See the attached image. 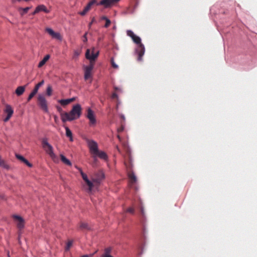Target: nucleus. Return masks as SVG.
<instances>
[{
	"instance_id": "1",
	"label": "nucleus",
	"mask_w": 257,
	"mask_h": 257,
	"mask_svg": "<svg viewBox=\"0 0 257 257\" xmlns=\"http://www.w3.org/2000/svg\"><path fill=\"white\" fill-rule=\"evenodd\" d=\"M82 108L81 105L77 104L74 105L71 110L69 112H64L61 114L62 121H72L78 118L81 114Z\"/></svg>"
},
{
	"instance_id": "2",
	"label": "nucleus",
	"mask_w": 257,
	"mask_h": 257,
	"mask_svg": "<svg viewBox=\"0 0 257 257\" xmlns=\"http://www.w3.org/2000/svg\"><path fill=\"white\" fill-rule=\"evenodd\" d=\"M132 40L135 43L138 44V47L136 49V53L138 55V60L141 61L145 53V47L144 45L141 43V40L139 37L135 35Z\"/></svg>"
},
{
	"instance_id": "3",
	"label": "nucleus",
	"mask_w": 257,
	"mask_h": 257,
	"mask_svg": "<svg viewBox=\"0 0 257 257\" xmlns=\"http://www.w3.org/2000/svg\"><path fill=\"white\" fill-rule=\"evenodd\" d=\"M42 145L43 148L45 150L46 152L50 156V157L54 160L56 157V155L53 152L52 146L48 142L47 138H43L42 140Z\"/></svg>"
},
{
	"instance_id": "4",
	"label": "nucleus",
	"mask_w": 257,
	"mask_h": 257,
	"mask_svg": "<svg viewBox=\"0 0 257 257\" xmlns=\"http://www.w3.org/2000/svg\"><path fill=\"white\" fill-rule=\"evenodd\" d=\"M99 55V51L96 50L94 48H92L91 50L87 49L85 57L86 58L89 60L90 63L95 64V61Z\"/></svg>"
},
{
	"instance_id": "5",
	"label": "nucleus",
	"mask_w": 257,
	"mask_h": 257,
	"mask_svg": "<svg viewBox=\"0 0 257 257\" xmlns=\"http://www.w3.org/2000/svg\"><path fill=\"white\" fill-rule=\"evenodd\" d=\"M38 104L41 109L45 112H48V107L47 101L45 97L42 94H39L37 98Z\"/></svg>"
},
{
	"instance_id": "6",
	"label": "nucleus",
	"mask_w": 257,
	"mask_h": 257,
	"mask_svg": "<svg viewBox=\"0 0 257 257\" xmlns=\"http://www.w3.org/2000/svg\"><path fill=\"white\" fill-rule=\"evenodd\" d=\"M86 117L89 120V124L90 126H93L95 125L96 123V117L94 112L91 110V108H88L87 109V114L86 115Z\"/></svg>"
},
{
	"instance_id": "7",
	"label": "nucleus",
	"mask_w": 257,
	"mask_h": 257,
	"mask_svg": "<svg viewBox=\"0 0 257 257\" xmlns=\"http://www.w3.org/2000/svg\"><path fill=\"white\" fill-rule=\"evenodd\" d=\"M94 64L90 63L88 66H84V79L88 80L92 77V71L94 68Z\"/></svg>"
},
{
	"instance_id": "8",
	"label": "nucleus",
	"mask_w": 257,
	"mask_h": 257,
	"mask_svg": "<svg viewBox=\"0 0 257 257\" xmlns=\"http://www.w3.org/2000/svg\"><path fill=\"white\" fill-rule=\"evenodd\" d=\"M87 144L91 154L94 155L97 153L98 151V145L96 142L93 140H88Z\"/></svg>"
},
{
	"instance_id": "9",
	"label": "nucleus",
	"mask_w": 257,
	"mask_h": 257,
	"mask_svg": "<svg viewBox=\"0 0 257 257\" xmlns=\"http://www.w3.org/2000/svg\"><path fill=\"white\" fill-rule=\"evenodd\" d=\"M44 83V81L42 80L41 82L37 84L33 91L31 92V93L29 94L28 98L27 101H30L31 99L36 94V93L38 92V91L39 89V88L42 86Z\"/></svg>"
},
{
	"instance_id": "10",
	"label": "nucleus",
	"mask_w": 257,
	"mask_h": 257,
	"mask_svg": "<svg viewBox=\"0 0 257 257\" xmlns=\"http://www.w3.org/2000/svg\"><path fill=\"white\" fill-rule=\"evenodd\" d=\"M97 1L96 0H91L90 2L88 3V4L87 5V6L84 8L83 11L80 12L79 13V14H80L81 16H84L86 14V13L89 12L92 7L94 5H97Z\"/></svg>"
},
{
	"instance_id": "11",
	"label": "nucleus",
	"mask_w": 257,
	"mask_h": 257,
	"mask_svg": "<svg viewBox=\"0 0 257 257\" xmlns=\"http://www.w3.org/2000/svg\"><path fill=\"white\" fill-rule=\"evenodd\" d=\"M4 111V112L7 114L6 117L4 118V121L7 122L12 117L14 113V110L11 105L7 104Z\"/></svg>"
},
{
	"instance_id": "12",
	"label": "nucleus",
	"mask_w": 257,
	"mask_h": 257,
	"mask_svg": "<svg viewBox=\"0 0 257 257\" xmlns=\"http://www.w3.org/2000/svg\"><path fill=\"white\" fill-rule=\"evenodd\" d=\"M119 0H101L97 5L103 6L105 8H109L117 3Z\"/></svg>"
},
{
	"instance_id": "13",
	"label": "nucleus",
	"mask_w": 257,
	"mask_h": 257,
	"mask_svg": "<svg viewBox=\"0 0 257 257\" xmlns=\"http://www.w3.org/2000/svg\"><path fill=\"white\" fill-rule=\"evenodd\" d=\"M45 31L52 37V38L59 40H62V37L60 34L59 33L54 32L51 28H47Z\"/></svg>"
},
{
	"instance_id": "14",
	"label": "nucleus",
	"mask_w": 257,
	"mask_h": 257,
	"mask_svg": "<svg viewBox=\"0 0 257 257\" xmlns=\"http://www.w3.org/2000/svg\"><path fill=\"white\" fill-rule=\"evenodd\" d=\"M13 218L17 221V227L19 229H21L24 227V220L22 217L19 215H15Z\"/></svg>"
},
{
	"instance_id": "15",
	"label": "nucleus",
	"mask_w": 257,
	"mask_h": 257,
	"mask_svg": "<svg viewBox=\"0 0 257 257\" xmlns=\"http://www.w3.org/2000/svg\"><path fill=\"white\" fill-rule=\"evenodd\" d=\"M81 175L83 180L86 182L89 187V191L91 192L93 187V184L87 178V175L83 172H81Z\"/></svg>"
},
{
	"instance_id": "16",
	"label": "nucleus",
	"mask_w": 257,
	"mask_h": 257,
	"mask_svg": "<svg viewBox=\"0 0 257 257\" xmlns=\"http://www.w3.org/2000/svg\"><path fill=\"white\" fill-rule=\"evenodd\" d=\"M75 100V97H72L69 99H60L58 101V102L62 106H66L72 102L74 101Z\"/></svg>"
},
{
	"instance_id": "17",
	"label": "nucleus",
	"mask_w": 257,
	"mask_h": 257,
	"mask_svg": "<svg viewBox=\"0 0 257 257\" xmlns=\"http://www.w3.org/2000/svg\"><path fill=\"white\" fill-rule=\"evenodd\" d=\"M130 185L132 186L137 181V178L134 173L131 172L128 174Z\"/></svg>"
},
{
	"instance_id": "18",
	"label": "nucleus",
	"mask_w": 257,
	"mask_h": 257,
	"mask_svg": "<svg viewBox=\"0 0 257 257\" xmlns=\"http://www.w3.org/2000/svg\"><path fill=\"white\" fill-rule=\"evenodd\" d=\"M27 85L20 86L17 88L15 90V93L18 96L22 95L25 91Z\"/></svg>"
},
{
	"instance_id": "19",
	"label": "nucleus",
	"mask_w": 257,
	"mask_h": 257,
	"mask_svg": "<svg viewBox=\"0 0 257 257\" xmlns=\"http://www.w3.org/2000/svg\"><path fill=\"white\" fill-rule=\"evenodd\" d=\"M16 157L18 160L25 163L28 166L30 167H31L32 166V165L31 163H30L29 161L22 156L19 154H16Z\"/></svg>"
},
{
	"instance_id": "20",
	"label": "nucleus",
	"mask_w": 257,
	"mask_h": 257,
	"mask_svg": "<svg viewBox=\"0 0 257 257\" xmlns=\"http://www.w3.org/2000/svg\"><path fill=\"white\" fill-rule=\"evenodd\" d=\"M94 155L98 156L101 159L107 160V156L106 154L103 151H99V150L97 151V153H95Z\"/></svg>"
},
{
	"instance_id": "21",
	"label": "nucleus",
	"mask_w": 257,
	"mask_h": 257,
	"mask_svg": "<svg viewBox=\"0 0 257 257\" xmlns=\"http://www.w3.org/2000/svg\"><path fill=\"white\" fill-rule=\"evenodd\" d=\"M36 9L37 10V11L38 12V13L40 12H44L45 13H49V11L47 9V8L45 6H44V5H39L38 6H37L36 7Z\"/></svg>"
},
{
	"instance_id": "22",
	"label": "nucleus",
	"mask_w": 257,
	"mask_h": 257,
	"mask_svg": "<svg viewBox=\"0 0 257 257\" xmlns=\"http://www.w3.org/2000/svg\"><path fill=\"white\" fill-rule=\"evenodd\" d=\"M79 229L81 230H90V227L87 223L81 222L79 223Z\"/></svg>"
},
{
	"instance_id": "23",
	"label": "nucleus",
	"mask_w": 257,
	"mask_h": 257,
	"mask_svg": "<svg viewBox=\"0 0 257 257\" xmlns=\"http://www.w3.org/2000/svg\"><path fill=\"white\" fill-rule=\"evenodd\" d=\"M50 58V55H46L44 58L39 62L38 64V67L40 68L42 67L46 63V62Z\"/></svg>"
},
{
	"instance_id": "24",
	"label": "nucleus",
	"mask_w": 257,
	"mask_h": 257,
	"mask_svg": "<svg viewBox=\"0 0 257 257\" xmlns=\"http://www.w3.org/2000/svg\"><path fill=\"white\" fill-rule=\"evenodd\" d=\"M60 159L62 162L65 164L69 166L72 165L71 162L68 159H67L64 155L61 154Z\"/></svg>"
},
{
	"instance_id": "25",
	"label": "nucleus",
	"mask_w": 257,
	"mask_h": 257,
	"mask_svg": "<svg viewBox=\"0 0 257 257\" xmlns=\"http://www.w3.org/2000/svg\"><path fill=\"white\" fill-rule=\"evenodd\" d=\"M66 130V135L67 137H69L70 138V140L71 141H72V133L71 131V130L67 127H65Z\"/></svg>"
},
{
	"instance_id": "26",
	"label": "nucleus",
	"mask_w": 257,
	"mask_h": 257,
	"mask_svg": "<svg viewBox=\"0 0 257 257\" xmlns=\"http://www.w3.org/2000/svg\"><path fill=\"white\" fill-rule=\"evenodd\" d=\"M30 7H26L25 8H20L19 9V12H20L21 15L22 16H23L28 13V11L30 9Z\"/></svg>"
},
{
	"instance_id": "27",
	"label": "nucleus",
	"mask_w": 257,
	"mask_h": 257,
	"mask_svg": "<svg viewBox=\"0 0 257 257\" xmlns=\"http://www.w3.org/2000/svg\"><path fill=\"white\" fill-rule=\"evenodd\" d=\"M0 166L2 167L3 168L6 169L7 170L9 169V165H7L5 163V161L3 159H2L1 156H0Z\"/></svg>"
},
{
	"instance_id": "28",
	"label": "nucleus",
	"mask_w": 257,
	"mask_h": 257,
	"mask_svg": "<svg viewBox=\"0 0 257 257\" xmlns=\"http://www.w3.org/2000/svg\"><path fill=\"white\" fill-rule=\"evenodd\" d=\"M98 175H99V177L98 178L93 179V181L94 182H95L98 183H99L100 182V181L102 179H103L104 178V175L103 173L102 172H99Z\"/></svg>"
},
{
	"instance_id": "29",
	"label": "nucleus",
	"mask_w": 257,
	"mask_h": 257,
	"mask_svg": "<svg viewBox=\"0 0 257 257\" xmlns=\"http://www.w3.org/2000/svg\"><path fill=\"white\" fill-rule=\"evenodd\" d=\"M111 250H112V248L110 247L105 248L104 250V253L101 255V256H104L105 254L106 255H110Z\"/></svg>"
},
{
	"instance_id": "30",
	"label": "nucleus",
	"mask_w": 257,
	"mask_h": 257,
	"mask_svg": "<svg viewBox=\"0 0 257 257\" xmlns=\"http://www.w3.org/2000/svg\"><path fill=\"white\" fill-rule=\"evenodd\" d=\"M46 94L48 96H50L52 94V86L49 85L46 89Z\"/></svg>"
},
{
	"instance_id": "31",
	"label": "nucleus",
	"mask_w": 257,
	"mask_h": 257,
	"mask_svg": "<svg viewBox=\"0 0 257 257\" xmlns=\"http://www.w3.org/2000/svg\"><path fill=\"white\" fill-rule=\"evenodd\" d=\"M72 244H73V241L72 240H69L68 241L67 243V245L66 246V250H68L71 247V246L72 245Z\"/></svg>"
},
{
	"instance_id": "32",
	"label": "nucleus",
	"mask_w": 257,
	"mask_h": 257,
	"mask_svg": "<svg viewBox=\"0 0 257 257\" xmlns=\"http://www.w3.org/2000/svg\"><path fill=\"white\" fill-rule=\"evenodd\" d=\"M126 34H127V36L131 37L132 39H133L135 36V35L134 34L133 32L131 30H127L126 31Z\"/></svg>"
},
{
	"instance_id": "33",
	"label": "nucleus",
	"mask_w": 257,
	"mask_h": 257,
	"mask_svg": "<svg viewBox=\"0 0 257 257\" xmlns=\"http://www.w3.org/2000/svg\"><path fill=\"white\" fill-rule=\"evenodd\" d=\"M80 54V51L79 50H76L74 52L73 58H77Z\"/></svg>"
},
{
	"instance_id": "34",
	"label": "nucleus",
	"mask_w": 257,
	"mask_h": 257,
	"mask_svg": "<svg viewBox=\"0 0 257 257\" xmlns=\"http://www.w3.org/2000/svg\"><path fill=\"white\" fill-rule=\"evenodd\" d=\"M127 212H128V213H132V214H134V212H135V209L133 207H129L127 209H126V211Z\"/></svg>"
},
{
	"instance_id": "35",
	"label": "nucleus",
	"mask_w": 257,
	"mask_h": 257,
	"mask_svg": "<svg viewBox=\"0 0 257 257\" xmlns=\"http://www.w3.org/2000/svg\"><path fill=\"white\" fill-rule=\"evenodd\" d=\"M105 24L104 25V27L107 28H108L110 24H111V21L108 19H107L106 21H105Z\"/></svg>"
},
{
	"instance_id": "36",
	"label": "nucleus",
	"mask_w": 257,
	"mask_h": 257,
	"mask_svg": "<svg viewBox=\"0 0 257 257\" xmlns=\"http://www.w3.org/2000/svg\"><path fill=\"white\" fill-rule=\"evenodd\" d=\"M111 63L113 68L115 69L118 68V66L115 63L113 58L111 59Z\"/></svg>"
},
{
	"instance_id": "37",
	"label": "nucleus",
	"mask_w": 257,
	"mask_h": 257,
	"mask_svg": "<svg viewBox=\"0 0 257 257\" xmlns=\"http://www.w3.org/2000/svg\"><path fill=\"white\" fill-rule=\"evenodd\" d=\"M111 98L112 99H116L118 97V96L117 94L115 92H113L111 95Z\"/></svg>"
},
{
	"instance_id": "38",
	"label": "nucleus",
	"mask_w": 257,
	"mask_h": 257,
	"mask_svg": "<svg viewBox=\"0 0 257 257\" xmlns=\"http://www.w3.org/2000/svg\"><path fill=\"white\" fill-rule=\"evenodd\" d=\"M56 108H57V111H58V112H59L60 113H61V114L62 113H62V108L60 106H56Z\"/></svg>"
},
{
	"instance_id": "39",
	"label": "nucleus",
	"mask_w": 257,
	"mask_h": 257,
	"mask_svg": "<svg viewBox=\"0 0 257 257\" xmlns=\"http://www.w3.org/2000/svg\"><path fill=\"white\" fill-rule=\"evenodd\" d=\"M87 34V33H85V34L83 36V41L84 42H86L87 41V37H86Z\"/></svg>"
},
{
	"instance_id": "40",
	"label": "nucleus",
	"mask_w": 257,
	"mask_h": 257,
	"mask_svg": "<svg viewBox=\"0 0 257 257\" xmlns=\"http://www.w3.org/2000/svg\"><path fill=\"white\" fill-rule=\"evenodd\" d=\"M95 22V18H93L91 20V21L89 24V27L90 28L91 26L92 25V24Z\"/></svg>"
},
{
	"instance_id": "41",
	"label": "nucleus",
	"mask_w": 257,
	"mask_h": 257,
	"mask_svg": "<svg viewBox=\"0 0 257 257\" xmlns=\"http://www.w3.org/2000/svg\"><path fill=\"white\" fill-rule=\"evenodd\" d=\"M96 156H97L93 155V159H94V163H96V162L97 161V159L96 158Z\"/></svg>"
},
{
	"instance_id": "42",
	"label": "nucleus",
	"mask_w": 257,
	"mask_h": 257,
	"mask_svg": "<svg viewBox=\"0 0 257 257\" xmlns=\"http://www.w3.org/2000/svg\"><path fill=\"white\" fill-rule=\"evenodd\" d=\"M93 255V254H91L89 255H84L82 256L81 257H92Z\"/></svg>"
},
{
	"instance_id": "43",
	"label": "nucleus",
	"mask_w": 257,
	"mask_h": 257,
	"mask_svg": "<svg viewBox=\"0 0 257 257\" xmlns=\"http://www.w3.org/2000/svg\"><path fill=\"white\" fill-rule=\"evenodd\" d=\"M76 168L78 169V170L79 171V172H80V174H81V172H83L82 171V169H81L80 168L78 167H77V166H76Z\"/></svg>"
},
{
	"instance_id": "44",
	"label": "nucleus",
	"mask_w": 257,
	"mask_h": 257,
	"mask_svg": "<svg viewBox=\"0 0 257 257\" xmlns=\"http://www.w3.org/2000/svg\"><path fill=\"white\" fill-rule=\"evenodd\" d=\"M38 13V12L37 11V9L36 8L35 10L34 11V12L32 13V15H36V14Z\"/></svg>"
},
{
	"instance_id": "45",
	"label": "nucleus",
	"mask_w": 257,
	"mask_h": 257,
	"mask_svg": "<svg viewBox=\"0 0 257 257\" xmlns=\"http://www.w3.org/2000/svg\"><path fill=\"white\" fill-rule=\"evenodd\" d=\"M107 19L108 18L106 16H102L101 18V20L105 21H106Z\"/></svg>"
},
{
	"instance_id": "46",
	"label": "nucleus",
	"mask_w": 257,
	"mask_h": 257,
	"mask_svg": "<svg viewBox=\"0 0 257 257\" xmlns=\"http://www.w3.org/2000/svg\"><path fill=\"white\" fill-rule=\"evenodd\" d=\"M101 257H113L111 256V255H105L104 256H101Z\"/></svg>"
},
{
	"instance_id": "47",
	"label": "nucleus",
	"mask_w": 257,
	"mask_h": 257,
	"mask_svg": "<svg viewBox=\"0 0 257 257\" xmlns=\"http://www.w3.org/2000/svg\"><path fill=\"white\" fill-rule=\"evenodd\" d=\"M123 127H120V128H119L118 129V131H119V132H121V131H123Z\"/></svg>"
},
{
	"instance_id": "48",
	"label": "nucleus",
	"mask_w": 257,
	"mask_h": 257,
	"mask_svg": "<svg viewBox=\"0 0 257 257\" xmlns=\"http://www.w3.org/2000/svg\"><path fill=\"white\" fill-rule=\"evenodd\" d=\"M116 149H117V151H118L119 153H120V149L118 148V147L117 146L116 147Z\"/></svg>"
},
{
	"instance_id": "49",
	"label": "nucleus",
	"mask_w": 257,
	"mask_h": 257,
	"mask_svg": "<svg viewBox=\"0 0 257 257\" xmlns=\"http://www.w3.org/2000/svg\"><path fill=\"white\" fill-rule=\"evenodd\" d=\"M141 212H142V213L143 214L144 213V210H143V208H141Z\"/></svg>"
},
{
	"instance_id": "50",
	"label": "nucleus",
	"mask_w": 257,
	"mask_h": 257,
	"mask_svg": "<svg viewBox=\"0 0 257 257\" xmlns=\"http://www.w3.org/2000/svg\"><path fill=\"white\" fill-rule=\"evenodd\" d=\"M121 117L123 119H124V116H123V115H121Z\"/></svg>"
},
{
	"instance_id": "51",
	"label": "nucleus",
	"mask_w": 257,
	"mask_h": 257,
	"mask_svg": "<svg viewBox=\"0 0 257 257\" xmlns=\"http://www.w3.org/2000/svg\"><path fill=\"white\" fill-rule=\"evenodd\" d=\"M19 1H21V0H18ZM26 2H28V1H29L30 0H24Z\"/></svg>"
},
{
	"instance_id": "52",
	"label": "nucleus",
	"mask_w": 257,
	"mask_h": 257,
	"mask_svg": "<svg viewBox=\"0 0 257 257\" xmlns=\"http://www.w3.org/2000/svg\"><path fill=\"white\" fill-rule=\"evenodd\" d=\"M117 138H118V139H120V138L119 136H117Z\"/></svg>"
},
{
	"instance_id": "53",
	"label": "nucleus",
	"mask_w": 257,
	"mask_h": 257,
	"mask_svg": "<svg viewBox=\"0 0 257 257\" xmlns=\"http://www.w3.org/2000/svg\"><path fill=\"white\" fill-rule=\"evenodd\" d=\"M54 118H55V119H56L57 116H54Z\"/></svg>"
}]
</instances>
